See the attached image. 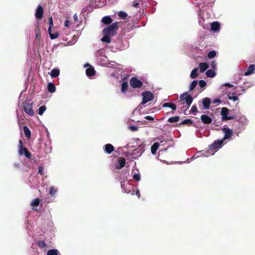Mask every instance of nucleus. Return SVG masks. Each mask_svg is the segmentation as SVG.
Segmentation results:
<instances>
[{
    "mask_svg": "<svg viewBox=\"0 0 255 255\" xmlns=\"http://www.w3.org/2000/svg\"><path fill=\"white\" fill-rule=\"evenodd\" d=\"M121 23L119 21H116L113 23L111 25L105 28L102 33L103 34H108L111 36H113L116 33V31L118 29L119 24Z\"/></svg>",
    "mask_w": 255,
    "mask_h": 255,
    "instance_id": "f257e3e1",
    "label": "nucleus"
},
{
    "mask_svg": "<svg viewBox=\"0 0 255 255\" xmlns=\"http://www.w3.org/2000/svg\"><path fill=\"white\" fill-rule=\"evenodd\" d=\"M23 109L24 112L29 116L34 115L32 102L31 101L27 100L23 103Z\"/></svg>",
    "mask_w": 255,
    "mask_h": 255,
    "instance_id": "f03ea898",
    "label": "nucleus"
},
{
    "mask_svg": "<svg viewBox=\"0 0 255 255\" xmlns=\"http://www.w3.org/2000/svg\"><path fill=\"white\" fill-rule=\"evenodd\" d=\"M179 99L182 101H184L187 105L188 108L190 107L193 101V97L188 94L187 92H185L180 95Z\"/></svg>",
    "mask_w": 255,
    "mask_h": 255,
    "instance_id": "7ed1b4c3",
    "label": "nucleus"
},
{
    "mask_svg": "<svg viewBox=\"0 0 255 255\" xmlns=\"http://www.w3.org/2000/svg\"><path fill=\"white\" fill-rule=\"evenodd\" d=\"M142 101L141 104L144 105L149 101L152 100L153 95L150 91H146L142 93Z\"/></svg>",
    "mask_w": 255,
    "mask_h": 255,
    "instance_id": "20e7f679",
    "label": "nucleus"
},
{
    "mask_svg": "<svg viewBox=\"0 0 255 255\" xmlns=\"http://www.w3.org/2000/svg\"><path fill=\"white\" fill-rule=\"evenodd\" d=\"M129 84L133 88H139L143 85L142 82L135 77L130 78Z\"/></svg>",
    "mask_w": 255,
    "mask_h": 255,
    "instance_id": "39448f33",
    "label": "nucleus"
},
{
    "mask_svg": "<svg viewBox=\"0 0 255 255\" xmlns=\"http://www.w3.org/2000/svg\"><path fill=\"white\" fill-rule=\"evenodd\" d=\"M229 112V110L226 107H224L222 109L221 114L222 116V119L223 121L230 120L235 118L234 116H228Z\"/></svg>",
    "mask_w": 255,
    "mask_h": 255,
    "instance_id": "423d86ee",
    "label": "nucleus"
},
{
    "mask_svg": "<svg viewBox=\"0 0 255 255\" xmlns=\"http://www.w3.org/2000/svg\"><path fill=\"white\" fill-rule=\"evenodd\" d=\"M84 67H88V68L86 70V74L88 77H89L94 76L95 74L96 71H95L94 67L93 66H92L91 65H90L89 64L87 63L86 64H85Z\"/></svg>",
    "mask_w": 255,
    "mask_h": 255,
    "instance_id": "0eeeda50",
    "label": "nucleus"
},
{
    "mask_svg": "<svg viewBox=\"0 0 255 255\" xmlns=\"http://www.w3.org/2000/svg\"><path fill=\"white\" fill-rule=\"evenodd\" d=\"M223 142L224 141L222 139L215 140L209 146V148L212 150H216L218 148H220L222 145Z\"/></svg>",
    "mask_w": 255,
    "mask_h": 255,
    "instance_id": "6e6552de",
    "label": "nucleus"
},
{
    "mask_svg": "<svg viewBox=\"0 0 255 255\" xmlns=\"http://www.w3.org/2000/svg\"><path fill=\"white\" fill-rule=\"evenodd\" d=\"M222 130L225 134L224 137L222 139L223 141L227 139L230 138L233 135L232 130L229 129V128H224Z\"/></svg>",
    "mask_w": 255,
    "mask_h": 255,
    "instance_id": "1a4fd4ad",
    "label": "nucleus"
},
{
    "mask_svg": "<svg viewBox=\"0 0 255 255\" xmlns=\"http://www.w3.org/2000/svg\"><path fill=\"white\" fill-rule=\"evenodd\" d=\"M43 14V7L41 5H39L37 9L36 10V12L35 13V16L36 18L38 19H40L42 18Z\"/></svg>",
    "mask_w": 255,
    "mask_h": 255,
    "instance_id": "9d476101",
    "label": "nucleus"
},
{
    "mask_svg": "<svg viewBox=\"0 0 255 255\" xmlns=\"http://www.w3.org/2000/svg\"><path fill=\"white\" fill-rule=\"evenodd\" d=\"M118 164L116 165V168L117 169H121L123 168L126 164V159L123 157H119L118 161Z\"/></svg>",
    "mask_w": 255,
    "mask_h": 255,
    "instance_id": "9b49d317",
    "label": "nucleus"
},
{
    "mask_svg": "<svg viewBox=\"0 0 255 255\" xmlns=\"http://www.w3.org/2000/svg\"><path fill=\"white\" fill-rule=\"evenodd\" d=\"M201 120L204 124H209L212 122V119L210 117L206 115H201Z\"/></svg>",
    "mask_w": 255,
    "mask_h": 255,
    "instance_id": "f8f14e48",
    "label": "nucleus"
},
{
    "mask_svg": "<svg viewBox=\"0 0 255 255\" xmlns=\"http://www.w3.org/2000/svg\"><path fill=\"white\" fill-rule=\"evenodd\" d=\"M220 28V24L217 21L213 22L211 23V29L214 32L218 31Z\"/></svg>",
    "mask_w": 255,
    "mask_h": 255,
    "instance_id": "ddd939ff",
    "label": "nucleus"
},
{
    "mask_svg": "<svg viewBox=\"0 0 255 255\" xmlns=\"http://www.w3.org/2000/svg\"><path fill=\"white\" fill-rule=\"evenodd\" d=\"M114 147L113 145L110 143L106 144L105 145L104 151L108 154H111L114 150Z\"/></svg>",
    "mask_w": 255,
    "mask_h": 255,
    "instance_id": "4468645a",
    "label": "nucleus"
},
{
    "mask_svg": "<svg viewBox=\"0 0 255 255\" xmlns=\"http://www.w3.org/2000/svg\"><path fill=\"white\" fill-rule=\"evenodd\" d=\"M203 105L205 109H208L211 104V100L209 98H205L203 100Z\"/></svg>",
    "mask_w": 255,
    "mask_h": 255,
    "instance_id": "2eb2a0df",
    "label": "nucleus"
},
{
    "mask_svg": "<svg viewBox=\"0 0 255 255\" xmlns=\"http://www.w3.org/2000/svg\"><path fill=\"white\" fill-rule=\"evenodd\" d=\"M101 21L105 24H109L112 22L113 19L110 16H105L102 18Z\"/></svg>",
    "mask_w": 255,
    "mask_h": 255,
    "instance_id": "dca6fc26",
    "label": "nucleus"
},
{
    "mask_svg": "<svg viewBox=\"0 0 255 255\" xmlns=\"http://www.w3.org/2000/svg\"><path fill=\"white\" fill-rule=\"evenodd\" d=\"M255 70V65L254 64L251 65L248 68V70L245 73V76H249L254 73Z\"/></svg>",
    "mask_w": 255,
    "mask_h": 255,
    "instance_id": "f3484780",
    "label": "nucleus"
},
{
    "mask_svg": "<svg viewBox=\"0 0 255 255\" xmlns=\"http://www.w3.org/2000/svg\"><path fill=\"white\" fill-rule=\"evenodd\" d=\"M23 131L24 133V134L25 136L26 137L27 139H29L31 137V131L29 130V129L28 128V127L26 126H24L23 127Z\"/></svg>",
    "mask_w": 255,
    "mask_h": 255,
    "instance_id": "a211bd4d",
    "label": "nucleus"
},
{
    "mask_svg": "<svg viewBox=\"0 0 255 255\" xmlns=\"http://www.w3.org/2000/svg\"><path fill=\"white\" fill-rule=\"evenodd\" d=\"M199 66L201 73L205 72L209 68V65L207 63H200Z\"/></svg>",
    "mask_w": 255,
    "mask_h": 255,
    "instance_id": "6ab92c4d",
    "label": "nucleus"
},
{
    "mask_svg": "<svg viewBox=\"0 0 255 255\" xmlns=\"http://www.w3.org/2000/svg\"><path fill=\"white\" fill-rule=\"evenodd\" d=\"M60 74V70L59 69L54 68L51 71L50 76L52 78H56Z\"/></svg>",
    "mask_w": 255,
    "mask_h": 255,
    "instance_id": "aec40b11",
    "label": "nucleus"
},
{
    "mask_svg": "<svg viewBox=\"0 0 255 255\" xmlns=\"http://www.w3.org/2000/svg\"><path fill=\"white\" fill-rule=\"evenodd\" d=\"M159 146V143L157 142H154L151 147V152L152 154H154Z\"/></svg>",
    "mask_w": 255,
    "mask_h": 255,
    "instance_id": "412c9836",
    "label": "nucleus"
},
{
    "mask_svg": "<svg viewBox=\"0 0 255 255\" xmlns=\"http://www.w3.org/2000/svg\"><path fill=\"white\" fill-rule=\"evenodd\" d=\"M162 107H168L171 108L172 110L175 111L176 110V106L174 104L171 103H165L162 105Z\"/></svg>",
    "mask_w": 255,
    "mask_h": 255,
    "instance_id": "4be33fe9",
    "label": "nucleus"
},
{
    "mask_svg": "<svg viewBox=\"0 0 255 255\" xmlns=\"http://www.w3.org/2000/svg\"><path fill=\"white\" fill-rule=\"evenodd\" d=\"M47 89L50 93H53L55 92L56 90L55 85L52 82L48 83L47 85Z\"/></svg>",
    "mask_w": 255,
    "mask_h": 255,
    "instance_id": "5701e85b",
    "label": "nucleus"
},
{
    "mask_svg": "<svg viewBox=\"0 0 255 255\" xmlns=\"http://www.w3.org/2000/svg\"><path fill=\"white\" fill-rule=\"evenodd\" d=\"M47 255H61L57 249H51L47 251Z\"/></svg>",
    "mask_w": 255,
    "mask_h": 255,
    "instance_id": "b1692460",
    "label": "nucleus"
},
{
    "mask_svg": "<svg viewBox=\"0 0 255 255\" xmlns=\"http://www.w3.org/2000/svg\"><path fill=\"white\" fill-rule=\"evenodd\" d=\"M18 142V153L20 155H21L24 152V148L23 147L22 140L21 139L19 140Z\"/></svg>",
    "mask_w": 255,
    "mask_h": 255,
    "instance_id": "393cba45",
    "label": "nucleus"
},
{
    "mask_svg": "<svg viewBox=\"0 0 255 255\" xmlns=\"http://www.w3.org/2000/svg\"><path fill=\"white\" fill-rule=\"evenodd\" d=\"M40 203V200L38 198H36L31 202V206L33 207V210L37 211V209H35L34 207H37Z\"/></svg>",
    "mask_w": 255,
    "mask_h": 255,
    "instance_id": "a878e982",
    "label": "nucleus"
},
{
    "mask_svg": "<svg viewBox=\"0 0 255 255\" xmlns=\"http://www.w3.org/2000/svg\"><path fill=\"white\" fill-rule=\"evenodd\" d=\"M216 72L214 70L209 69L206 72L207 77L209 78H213L216 76Z\"/></svg>",
    "mask_w": 255,
    "mask_h": 255,
    "instance_id": "bb28decb",
    "label": "nucleus"
},
{
    "mask_svg": "<svg viewBox=\"0 0 255 255\" xmlns=\"http://www.w3.org/2000/svg\"><path fill=\"white\" fill-rule=\"evenodd\" d=\"M128 85L127 82H124L122 84L121 91L123 93H126L128 89Z\"/></svg>",
    "mask_w": 255,
    "mask_h": 255,
    "instance_id": "cd10ccee",
    "label": "nucleus"
},
{
    "mask_svg": "<svg viewBox=\"0 0 255 255\" xmlns=\"http://www.w3.org/2000/svg\"><path fill=\"white\" fill-rule=\"evenodd\" d=\"M104 36L101 38L102 42H105L108 43H110L111 42V36L108 34H104Z\"/></svg>",
    "mask_w": 255,
    "mask_h": 255,
    "instance_id": "c85d7f7f",
    "label": "nucleus"
},
{
    "mask_svg": "<svg viewBox=\"0 0 255 255\" xmlns=\"http://www.w3.org/2000/svg\"><path fill=\"white\" fill-rule=\"evenodd\" d=\"M198 69L196 68H194L191 71V73L190 74V77L192 79H195L198 76L199 74H198Z\"/></svg>",
    "mask_w": 255,
    "mask_h": 255,
    "instance_id": "c756f323",
    "label": "nucleus"
},
{
    "mask_svg": "<svg viewBox=\"0 0 255 255\" xmlns=\"http://www.w3.org/2000/svg\"><path fill=\"white\" fill-rule=\"evenodd\" d=\"M228 98L229 100H232L233 101H236L238 100V96L236 93H233L232 95L230 93L228 94Z\"/></svg>",
    "mask_w": 255,
    "mask_h": 255,
    "instance_id": "7c9ffc66",
    "label": "nucleus"
},
{
    "mask_svg": "<svg viewBox=\"0 0 255 255\" xmlns=\"http://www.w3.org/2000/svg\"><path fill=\"white\" fill-rule=\"evenodd\" d=\"M180 120V117L179 116H175V117H170L169 118L167 121L169 122V123H176L177 122H178Z\"/></svg>",
    "mask_w": 255,
    "mask_h": 255,
    "instance_id": "2f4dec72",
    "label": "nucleus"
},
{
    "mask_svg": "<svg viewBox=\"0 0 255 255\" xmlns=\"http://www.w3.org/2000/svg\"><path fill=\"white\" fill-rule=\"evenodd\" d=\"M48 32L49 34L50 38L51 39H55L58 38L59 36V33L57 32H55L54 33H52V30H51L50 32Z\"/></svg>",
    "mask_w": 255,
    "mask_h": 255,
    "instance_id": "473e14b6",
    "label": "nucleus"
},
{
    "mask_svg": "<svg viewBox=\"0 0 255 255\" xmlns=\"http://www.w3.org/2000/svg\"><path fill=\"white\" fill-rule=\"evenodd\" d=\"M118 14L120 19H125L128 16V14L123 11H120Z\"/></svg>",
    "mask_w": 255,
    "mask_h": 255,
    "instance_id": "72a5a7b5",
    "label": "nucleus"
},
{
    "mask_svg": "<svg viewBox=\"0 0 255 255\" xmlns=\"http://www.w3.org/2000/svg\"><path fill=\"white\" fill-rule=\"evenodd\" d=\"M57 192V189L54 186H51L50 188L49 194L52 196L54 197Z\"/></svg>",
    "mask_w": 255,
    "mask_h": 255,
    "instance_id": "f704fd0d",
    "label": "nucleus"
},
{
    "mask_svg": "<svg viewBox=\"0 0 255 255\" xmlns=\"http://www.w3.org/2000/svg\"><path fill=\"white\" fill-rule=\"evenodd\" d=\"M38 246L40 248H45L46 247V244L44 241L40 240L37 242Z\"/></svg>",
    "mask_w": 255,
    "mask_h": 255,
    "instance_id": "c9c22d12",
    "label": "nucleus"
},
{
    "mask_svg": "<svg viewBox=\"0 0 255 255\" xmlns=\"http://www.w3.org/2000/svg\"><path fill=\"white\" fill-rule=\"evenodd\" d=\"M193 122L191 119H185L183 120L180 125H192L193 124Z\"/></svg>",
    "mask_w": 255,
    "mask_h": 255,
    "instance_id": "e433bc0d",
    "label": "nucleus"
},
{
    "mask_svg": "<svg viewBox=\"0 0 255 255\" xmlns=\"http://www.w3.org/2000/svg\"><path fill=\"white\" fill-rule=\"evenodd\" d=\"M53 25L52 17L50 16L49 18V27L48 29V32H50L52 30V28Z\"/></svg>",
    "mask_w": 255,
    "mask_h": 255,
    "instance_id": "4c0bfd02",
    "label": "nucleus"
},
{
    "mask_svg": "<svg viewBox=\"0 0 255 255\" xmlns=\"http://www.w3.org/2000/svg\"><path fill=\"white\" fill-rule=\"evenodd\" d=\"M197 81L196 80L193 81L190 85V88L189 91H193V89L195 88V87L197 86Z\"/></svg>",
    "mask_w": 255,
    "mask_h": 255,
    "instance_id": "58836bf2",
    "label": "nucleus"
},
{
    "mask_svg": "<svg viewBox=\"0 0 255 255\" xmlns=\"http://www.w3.org/2000/svg\"><path fill=\"white\" fill-rule=\"evenodd\" d=\"M216 54H217V53L215 51H214V50L211 51L208 54L207 57L208 58H210V59L213 58L214 57H215L216 56Z\"/></svg>",
    "mask_w": 255,
    "mask_h": 255,
    "instance_id": "ea45409f",
    "label": "nucleus"
},
{
    "mask_svg": "<svg viewBox=\"0 0 255 255\" xmlns=\"http://www.w3.org/2000/svg\"><path fill=\"white\" fill-rule=\"evenodd\" d=\"M133 25L130 24H127L123 29V30L125 31H129L130 30L132 29Z\"/></svg>",
    "mask_w": 255,
    "mask_h": 255,
    "instance_id": "a19ab883",
    "label": "nucleus"
},
{
    "mask_svg": "<svg viewBox=\"0 0 255 255\" xmlns=\"http://www.w3.org/2000/svg\"><path fill=\"white\" fill-rule=\"evenodd\" d=\"M190 112L194 115H196L197 114V113L198 112L197 106L196 105H193L191 107V109L190 110Z\"/></svg>",
    "mask_w": 255,
    "mask_h": 255,
    "instance_id": "79ce46f5",
    "label": "nucleus"
},
{
    "mask_svg": "<svg viewBox=\"0 0 255 255\" xmlns=\"http://www.w3.org/2000/svg\"><path fill=\"white\" fill-rule=\"evenodd\" d=\"M46 109V107L44 106L40 107L38 110V114L39 115H42L43 114V113L45 111Z\"/></svg>",
    "mask_w": 255,
    "mask_h": 255,
    "instance_id": "37998d69",
    "label": "nucleus"
},
{
    "mask_svg": "<svg viewBox=\"0 0 255 255\" xmlns=\"http://www.w3.org/2000/svg\"><path fill=\"white\" fill-rule=\"evenodd\" d=\"M133 178L137 181H139L140 180V175L139 174L135 173L133 175Z\"/></svg>",
    "mask_w": 255,
    "mask_h": 255,
    "instance_id": "c03bdc74",
    "label": "nucleus"
},
{
    "mask_svg": "<svg viewBox=\"0 0 255 255\" xmlns=\"http://www.w3.org/2000/svg\"><path fill=\"white\" fill-rule=\"evenodd\" d=\"M26 157L28 158H30L31 157V154L27 150L26 148L24 147V152L23 153Z\"/></svg>",
    "mask_w": 255,
    "mask_h": 255,
    "instance_id": "a18cd8bd",
    "label": "nucleus"
},
{
    "mask_svg": "<svg viewBox=\"0 0 255 255\" xmlns=\"http://www.w3.org/2000/svg\"><path fill=\"white\" fill-rule=\"evenodd\" d=\"M199 84L200 87L202 88L205 87L207 84L206 82L204 80H200L199 82Z\"/></svg>",
    "mask_w": 255,
    "mask_h": 255,
    "instance_id": "49530a36",
    "label": "nucleus"
},
{
    "mask_svg": "<svg viewBox=\"0 0 255 255\" xmlns=\"http://www.w3.org/2000/svg\"><path fill=\"white\" fill-rule=\"evenodd\" d=\"M38 173L41 175H44V168L42 166H39V167H38Z\"/></svg>",
    "mask_w": 255,
    "mask_h": 255,
    "instance_id": "de8ad7c7",
    "label": "nucleus"
},
{
    "mask_svg": "<svg viewBox=\"0 0 255 255\" xmlns=\"http://www.w3.org/2000/svg\"><path fill=\"white\" fill-rule=\"evenodd\" d=\"M217 64L215 61H213L211 63V66L213 69V70H215L217 69Z\"/></svg>",
    "mask_w": 255,
    "mask_h": 255,
    "instance_id": "09e8293b",
    "label": "nucleus"
},
{
    "mask_svg": "<svg viewBox=\"0 0 255 255\" xmlns=\"http://www.w3.org/2000/svg\"><path fill=\"white\" fill-rule=\"evenodd\" d=\"M139 0H134L133 2L132 6L135 7H137L139 5Z\"/></svg>",
    "mask_w": 255,
    "mask_h": 255,
    "instance_id": "8fccbe9b",
    "label": "nucleus"
},
{
    "mask_svg": "<svg viewBox=\"0 0 255 255\" xmlns=\"http://www.w3.org/2000/svg\"><path fill=\"white\" fill-rule=\"evenodd\" d=\"M71 24V22L69 20H66L64 22V26L66 27H69Z\"/></svg>",
    "mask_w": 255,
    "mask_h": 255,
    "instance_id": "3c124183",
    "label": "nucleus"
},
{
    "mask_svg": "<svg viewBox=\"0 0 255 255\" xmlns=\"http://www.w3.org/2000/svg\"><path fill=\"white\" fill-rule=\"evenodd\" d=\"M145 119L149 121H153L154 118L153 117L150 116H146L145 117Z\"/></svg>",
    "mask_w": 255,
    "mask_h": 255,
    "instance_id": "603ef678",
    "label": "nucleus"
},
{
    "mask_svg": "<svg viewBox=\"0 0 255 255\" xmlns=\"http://www.w3.org/2000/svg\"><path fill=\"white\" fill-rule=\"evenodd\" d=\"M129 128L131 129L132 131H135L137 129V128L135 126H131L129 127Z\"/></svg>",
    "mask_w": 255,
    "mask_h": 255,
    "instance_id": "864d4df0",
    "label": "nucleus"
},
{
    "mask_svg": "<svg viewBox=\"0 0 255 255\" xmlns=\"http://www.w3.org/2000/svg\"><path fill=\"white\" fill-rule=\"evenodd\" d=\"M213 103L215 104V103H221V100L219 99H216L213 101Z\"/></svg>",
    "mask_w": 255,
    "mask_h": 255,
    "instance_id": "5fc2aeb1",
    "label": "nucleus"
},
{
    "mask_svg": "<svg viewBox=\"0 0 255 255\" xmlns=\"http://www.w3.org/2000/svg\"><path fill=\"white\" fill-rule=\"evenodd\" d=\"M224 85H225V86L229 87H233V85L232 84H230V83H225V84H224Z\"/></svg>",
    "mask_w": 255,
    "mask_h": 255,
    "instance_id": "6e6d98bb",
    "label": "nucleus"
},
{
    "mask_svg": "<svg viewBox=\"0 0 255 255\" xmlns=\"http://www.w3.org/2000/svg\"><path fill=\"white\" fill-rule=\"evenodd\" d=\"M74 19L76 21H77L78 20V17L76 14H75L74 15Z\"/></svg>",
    "mask_w": 255,
    "mask_h": 255,
    "instance_id": "4d7b16f0",
    "label": "nucleus"
},
{
    "mask_svg": "<svg viewBox=\"0 0 255 255\" xmlns=\"http://www.w3.org/2000/svg\"><path fill=\"white\" fill-rule=\"evenodd\" d=\"M135 194L136 196H137V197L138 198L140 197V193H139V191L138 190H137L136 192H135Z\"/></svg>",
    "mask_w": 255,
    "mask_h": 255,
    "instance_id": "13d9d810",
    "label": "nucleus"
},
{
    "mask_svg": "<svg viewBox=\"0 0 255 255\" xmlns=\"http://www.w3.org/2000/svg\"><path fill=\"white\" fill-rule=\"evenodd\" d=\"M14 165L16 167H19V164L18 163H14Z\"/></svg>",
    "mask_w": 255,
    "mask_h": 255,
    "instance_id": "bf43d9fd",
    "label": "nucleus"
},
{
    "mask_svg": "<svg viewBox=\"0 0 255 255\" xmlns=\"http://www.w3.org/2000/svg\"><path fill=\"white\" fill-rule=\"evenodd\" d=\"M123 186H124V184L122 182H121V187L122 188H123Z\"/></svg>",
    "mask_w": 255,
    "mask_h": 255,
    "instance_id": "052dcab7",
    "label": "nucleus"
},
{
    "mask_svg": "<svg viewBox=\"0 0 255 255\" xmlns=\"http://www.w3.org/2000/svg\"><path fill=\"white\" fill-rule=\"evenodd\" d=\"M36 37H38V33H36Z\"/></svg>",
    "mask_w": 255,
    "mask_h": 255,
    "instance_id": "680f3d73",
    "label": "nucleus"
}]
</instances>
